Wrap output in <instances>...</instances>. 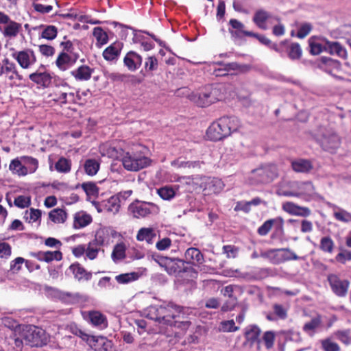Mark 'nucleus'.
Masks as SVG:
<instances>
[{
	"mask_svg": "<svg viewBox=\"0 0 351 351\" xmlns=\"http://www.w3.org/2000/svg\"><path fill=\"white\" fill-rule=\"evenodd\" d=\"M327 279L331 290L337 296L343 298L347 295L350 286L348 280H341L336 274H329Z\"/></svg>",
	"mask_w": 351,
	"mask_h": 351,
	"instance_id": "obj_12",
	"label": "nucleus"
},
{
	"mask_svg": "<svg viewBox=\"0 0 351 351\" xmlns=\"http://www.w3.org/2000/svg\"><path fill=\"white\" fill-rule=\"evenodd\" d=\"M269 20H274L279 22L280 18L278 16H273L270 12L264 9H258L256 10L252 17L253 23L257 27L262 30L267 29V22Z\"/></svg>",
	"mask_w": 351,
	"mask_h": 351,
	"instance_id": "obj_14",
	"label": "nucleus"
},
{
	"mask_svg": "<svg viewBox=\"0 0 351 351\" xmlns=\"http://www.w3.org/2000/svg\"><path fill=\"white\" fill-rule=\"evenodd\" d=\"M252 69V65L247 64H240L235 62L234 71L231 74H244L250 72Z\"/></svg>",
	"mask_w": 351,
	"mask_h": 351,
	"instance_id": "obj_58",
	"label": "nucleus"
},
{
	"mask_svg": "<svg viewBox=\"0 0 351 351\" xmlns=\"http://www.w3.org/2000/svg\"><path fill=\"white\" fill-rule=\"evenodd\" d=\"M158 194L162 199L169 200L175 196L176 193L171 187L164 186L158 189Z\"/></svg>",
	"mask_w": 351,
	"mask_h": 351,
	"instance_id": "obj_49",
	"label": "nucleus"
},
{
	"mask_svg": "<svg viewBox=\"0 0 351 351\" xmlns=\"http://www.w3.org/2000/svg\"><path fill=\"white\" fill-rule=\"evenodd\" d=\"M291 167L295 172L307 171V160L304 159H296L291 161Z\"/></svg>",
	"mask_w": 351,
	"mask_h": 351,
	"instance_id": "obj_48",
	"label": "nucleus"
},
{
	"mask_svg": "<svg viewBox=\"0 0 351 351\" xmlns=\"http://www.w3.org/2000/svg\"><path fill=\"white\" fill-rule=\"evenodd\" d=\"M223 97V92L220 86H208L198 95L193 96V101L199 107L204 108L209 106Z\"/></svg>",
	"mask_w": 351,
	"mask_h": 351,
	"instance_id": "obj_5",
	"label": "nucleus"
},
{
	"mask_svg": "<svg viewBox=\"0 0 351 351\" xmlns=\"http://www.w3.org/2000/svg\"><path fill=\"white\" fill-rule=\"evenodd\" d=\"M60 47H62V51L61 52H64L66 54H69V55L79 54L77 52L74 51L75 49H74L73 44L69 40L61 42Z\"/></svg>",
	"mask_w": 351,
	"mask_h": 351,
	"instance_id": "obj_61",
	"label": "nucleus"
},
{
	"mask_svg": "<svg viewBox=\"0 0 351 351\" xmlns=\"http://www.w3.org/2000/svg\"><path fill=\"white\" fill-rule=\"evenodd\" d=\"M55 169L59 173H67L71 169V160L62 156L56 162Z\"/></svg>",
	"mask_w": 351,
	"mask_h": 351,
	"instance_id": "obj_37",
	"label": "nucleus"
},
{
	"mask_svg": "<svg viewBox=\"0 0 351 351\" xmlns=\"http://www.w3.org/2000/svg\"><path fill=\"white\" fill-rule=\"evenodd\" d=\"M172 241L171 239L168 237H165L160 240H159L156 243V247L159 251H164L169 248L171 245Z\"/></svg>",
	"mask_w": 351,
	"mask_h": 351,
	"instance_id": "obj_63",
	"label": "nucleus"
},
{
	"mask_svg": "<svg viewBox=\"0 0 351 351\" xmlns=\"http://www.w3.org/2000/svg\"><path fill=\"white\" fill-rule=\"evenodd\" d=\"M324 49L330 55H337L343 59L348 57L346 49L337 41H326L324 45Z\"/></svg>",
	"mask_w": 351,
	"mask_h": 351,
	"instance_id": "obj_22",
	"label": "nucleus"
},
{
	"mask_svg": "<svg viewBox=\"0 0 351 351\" xmlns=\"http://www.w3.org/2000/svg\"><path fill=\"white\" fill-rule=\"evenodd\" d=\"M153 259L169 275L177 276L182 273L194 272V269L192 267H186V263L180 258L154 255Z\"/></svg>",
	"mask_w": 351,
	"mask_h": 351,
	"instance_id": "obj_3",
	"label": "nucleus"
},
{
	"mask_svg": "<svg viewBox=\"0 0 351 351\" xmlns=\"http://www.w3.org/2000/svg\"><path fill=\"white\" fill-rule=\"evenodd\" d=\"M62 253L60 250L45 252V262L46 263H50L54 260L60 261L62 259Z\"/></svg>",
	"mask_w": 351,
	"mask_h": 351,
	"instance_id": "obj_51",
	"label": "nucleus"
},
{
	"mask_svg": "<svg viewBox=\"0 0 351 351\" xmlns=\"http://www.w3.org/2000/svg\"><path fill=\"white\" fill-rule=\"evenodd\" d=\"M125 152L121 147H117L114 146H108L106 147V153L109 158L113 159H120L122 161V158L124 156Z\"/></svg>",
	"mask_w": 351,
	"mask_h": 351,
	"instance_id": "obj_41",
	"label": "nucleus"
},
{
	"mask_svg": "<svg viewBox=\"0 0 351 351\" xmlns=\"http://www.w3.org/2000/svg\"><path fill=\"white\" fill-rule=\"evenodd\" d=\"M334 247V242L330 237L322 238L320 241V248L326 252L331 253Z\"/></svg>",
	"mask_w": 351,
	"mask_h": 351,
	"instance_id": "obj_52",
	"label": "nucleus"
},
{
	"mask_svg": "<svg viewBox=\"0 0 351 351\" xmlns=\"http://www.w3.org/2000/svg\"><path fill=\"white\" fill-rule=\"evenodd\" d=\"M93 71V69L83 64L72 71L71 74L77 81H88L91 78Z\"/></svg>",
	"mask_w": 351,
	"mask_h": 351,
	"instance_id": "obj_24",
	"label": "nucleus"
},
{
	"mask_svg": "<svg viewBox=\"0 0 351 351\" xmlns=\"http://www.w3.org/2000/svg\"><path fill=\"white\" fill-rule=\"evenodd\" d=\"M88 318L93 326L99 328H105L108 326L106 317L99 311H90Z\"/></svg>",
	"mask_w": 351,
	"mask_h": 351,
	"instance_id": "obj_29",
	"label": "nucleus"
},
{
	"mask_svg": "<svg viewBox=\"0 0 351 351\" xmlns=\"http://www.w3.org/2000/svg\"><path fill=\"white\" fill-rule=\"evenodd\" d=\"M22 159L32 166L29 170L30 173H34L37 169L38 167V161L37 159L31 156H23ZM9 168L10 171L19 176H26L29 172L27 168L23 165L18 158L13 159L11 161Z\"/></svg>",
	"mask_w": 351,
	"mask_h": 351,
	"instance_id": "obj_11",
	"label": "nucleus"
},
{
	"mask_svg": "<svg viewBox=\"0 0 351 351\" xmlns=\"http://www.w3.org/2000/svg\"><path fill=\"white\" fill-rule=\"evenodd\" d=\"M261 257L267 259L270 263L278 265L282 263L280 249H271L260 253Z\"/></svg>",
	"mask_w": 351,
	"mask_h": 351,
	"instance_id": "obj_30",
	"label": "nucleus"
},
{
	"mask_svg": "<svg viewBox=\"0 0 351 351\" xmlns=\"http://www.w3.org/2000/svg\"><path fill=\"white\" fill-rule=\"evenodd\" d=\"M154 315H151V318L159 323L172 326L173 319L180 317V315L183 311V307L169 303L166 306H160L153 308Z\"/></svg>",
	"mask_w": 351,
	"mask_h": 351,
	"instance_id": "obj_4",
	"label": "nucleus"
},
{
	"mask_svg": "<svg viewBox=\"0 0 351 351\" xmlns=\"http://www.w3.org/2000/svg\"><path fill=\"white\" fill-rule=\"evenodd\" d=\"M0 30L5 38L12 39L16 38L22 31V25L0 11Z\"/></svg>",
	"mask_w": 351,
	"mask_h": 351,
	"instance_id": "obj_9",
	"label": "nucleus"
},
{
	"mask_svg": "<svg viewBox=\"0 0 351 351\" xmlns=\"http://www.w3.org/2000/svg\"><path fill=\"white\" fill-rule=\"evenodd\" d=\"M228 24L230 25L228 32L232 38L241 40L245 36L250 37L252 32L246 30L245 25L240 21L231 19Z\"/></svg>",
	"mask_w": 351,
	"mask_h": 351,
	"instance_id": "obj_16",
	"label": "nucleus"
},
{
	"mask_svg": "<svg viewBox=\"0 0 351 351\" xmlns=\"http://www.w3.org/2000/svg\"><path fill=\"white\" fill-rule=\"evenodd\" d=\"M126 247L123 243H119L114 245L112 252V258L114 261L123 260L125 258Z\"/></svg>",
	"mask_w": 351,
	"mask_h": 351,
	"instance_id": "obj_39",
	"label": "nucleus"
},
{
	"mask_svg": "<svg viewBox=\"0 0 351 351\" xmlns=\"http://www.w3.org/2000/svg\"><path fill=\"white\" fill-rule=\"evenodd\" d=\"M158 210L159 208L156 204L138 200L131 203L128 207V212L134 218L137 219L146 217L151 214L157 213Z\"/></svg>",
	"mask_w": 351,
	"mask_h": 351,
	"instance_id": "obj_10",
	"label": "nucleus"
},
{
	"mask_svg": "<svg viewBox=\"0 0 351 351\" xmlns=\"http://www.w3.org/2000/svg\"><path fill=\"white\" fill-rule=\"evenodd\" d=\"M29 78L31 81L43 88L49 87L51 84L52 80L51 74L46 71H36L34 73H31L29 75Z\"/></svg>",
	"mask_w": 351,
	"mask_h": 351,
	"instance_id": "obj_23",
	"label": "nucleus"
},
{
	"mask_svg": "<svg viewBox=\"0 0 351 351\" xmlns=\"http://www.w3.org/2000/svg\"><path fill=\"white\" fill-rule=\"evenodd\" d=\"M215 65L217 66L215 67L213 70V74L218 77V76H226L228 75V71L225 66V62H217L214 63Z\"/></svg>",
	"mask_w": 351,
	"mask_h": 351,
	"instance_id": "obj_57",
	"label": "nucleus"
},
{
	"mask_svg": "<svg viewBox=\"0 0 351 351\" xmlns=\"http://www.w3.org/2000/svg\"><path fill=\"white\" fill-rule=\"evenodd\" d=\"M93 221L92 217L84 211L77 212L73 216V227L81 229L88 226Z\"/></svg>",
	"mask_w": 351,
	"mask_h": 351,
	"instance_id": "obj_25",
	"label": "nucleus"
},
{
	"mask_svg": "<svg viewBox=\"0 0 351 351\" xmlns=\"http://www.w3.org/2000/svg\"><path fill=\"white\" fill-rule=\"evenodd\" d=\"M241 121L234 116H223L213 121L206 132L207 138L211 141H220L237 132L241 128Z\"/></svg>",
	"mask_w": 351,
	"mask_h": 351,
	"instance_id": "obj_1",
	"label": "nucleus"
},
{
	"mask_svg": "<svg viewBox=\"0 0 351 351\" xmlns=\"http://www.w3.org/2000/svg\"><path fill=\"white\" fill-rule=\"evenodd\" d=\"M13 57L17 61L20 66L24 69H29L37 61L35 53L31 49L17 51L13 55Z\"/></svg>",
	"mask_w": 351,
	"mask_h": 351,
	"instance_id": "obj_15",
	"label": "nucleus"
},
{
	"mask_svg": "<svg viewBox=\"0 0 351 351\" xmlns=\"http://www.w3.org/2000/svg\"><path fill=\"white\" fill-rule=\"evenodd\" d=\"M322 348L324 351H340L339 345L332 342L329 338L322 341Z\"/></svg>",
	"mask_w": 351,
	"mask_h": 351,
	"instance_id": "obj_54",
	"label": "nucleus"
},
{
	"mask_svg": "<svg viewBox=\"0 0 351 351\" xmlns=\"http://www.w3.org/2000/svg\"><path fill=\"white\" fill-rule=\"evenodd\" d=\"M272 309L277 319H285L287 317L289 307L287 305L275 303L272 306Z\"/></svg>",
	"mask_w": 351,
	"mask_h": 351,
	"instance_id": "obj_40",
	"label": "nucleus"
},
{
	"mask_svg": "<svg viewBox=\"0 0 351 351\" xmlns=\"http://www.w3.org/2000/svg\"><path fill=\"white\" fill-rule=\"evenodd\" d=\"M280 253L282 263L291 260H297L298 258L293 252L287 248L280 249Z\"/></svg>",
	"mask_w": 351,
	"mask_h": 351,
	"instance_id": "obj_59",
	"label": "nucleus"
},
{
	"mask_svg": "<svg viewBox=\"0 0 351 351\" xmlns=\"http://www.w3.org/2000/svg\"><path fill=\"white\" fill-rule=\"evenodd\" d=\"M122 43L114 42L103 51V57L106 60L112 61L117 59L120 55Z\"/></svg>",
	"mask_w": 351,
	"mask_h": 351,
	"instance_id": "obj_26",
	"label": "nucleus"
},
{
	"mask_svg": "<svg viewBox=\"0 0 351 351\" xmlns=\"http://www.w3.org/2000/svg\"><path fill=\"white\" fill-rule=\"evenodd\" d=\"M69 271L73 274L74 278L79 282L88 281L92 278V273L88 271L81 264L75 262L69 267Z\"/></svg>",
	"mask_w": 351,
	"mask_h": 351,
	"instance_id": "obj_20",
	"label": "nucleus"
},
{
	"mask_svg": "<svg viewBox=\"0 0 351 351\" xmlns=\"http://www.w3.org/2000/svg\"><path fill=\"white\" fill-rule=\"evenodd\" d=\"M223 251L228 258H235L239 252V248L232 245H223Z\"/></svg>",
	"mask_w": 351,
	"mask_h": 351,
	"instance_id": "obj_64",
	"label": "nucleus"
},
{
	"mask_svg": "<svg viewBox=\"0 0 351 351\" xmlns=\"http://www.w3.org/2000/svg\"><path fill=\"white\" fill-rule=\"evenodd\" d=\"M23 338L25 344L32 348H43L50 341L51 335L41 327L33 324L16 326V335Z\"/></svg>",
	"mask_w": 351,
	"mask_h": 351,
	"instance_id": "obj_2",
	"label": "nucleus"
},
{
	"mask_svg": "<svg viewBox=\"0 0 351 351\" xmlns=\"http://www.w3.org/2000/svg\"><path fill=\"white\" fill-rule=\"evenodd\" d=\"M93 35L97 40V46H102L108 41L107 33L101 27H96L93 29Z\"/></svg>",
	"mask_w": 351,
	"mask_h": 351,
	"instance_id": "obj_38",
	"label": "nucleus"
},
{
	"mask_svg": "<svg viewBox=\"0 0 351 351\" xmlns=\"http://www.w3.org/2000/svg\"><path fill=\"white\" fill-rule=\"evenodd\" d=\"M340 252L336 255L335 260L337 263L346 264L347 261H351V251L343 247H339Z\"/></svg>",
	"mask_w": 351,
	"mask_h": 351,
	"instance_id": "obj_45",
	"label": "nucleus"
},
{
	"mask_svg": "<svg viewBox=\"0 0 351 351\" xmlns=\"http://www.w3.org/2000/svg\"><path fill=\"white\" fill-rule=\"evenodd\" d=\"M49 218L53 223H64L67 218V213L61 208H54L49 213Z\"/></svg>",
	"mask_w": 351,
	"mask_h": 351,
	"instance_id": "obj_34",
	"label": "nucleus"
},
{
	"mask_svg": "<svg viewBox=\"0 0 351 351\" xmlns=\"http://www.w3.org/2000/svg\"><path fill=\"white\" fill-rule=\"evenodd\" d=\"M99 162L96 159H87L84 164L85 173L90 176H95L99 171Z\"/></svg>",
	"mask_w": 351,
	"mask_h": 351,
	"instance_id": "obj_35",
	"label": "nucleus"
},
{
	"mask_svg": "<svg viewBox=\"0 0 351 351\" xmlns=\"http://www.w3.org/2000/svg\"><path fill=\"white\" fill-rule=\"evenodd\" d=\"M32 6L35 12L42 14H45L51 12L53 10V6L50 5H43L38 3H33Z\"/></svg>",
	"mask_w": 351,
	"mask_h": 351,
	"instance_id": "obj_60",
	"label": "nucleus"
},
{
	"mask_svg": "<svg viewBox=\"0 0 351 351\" xmlns=\"http://www.w3.org/2000/svg\"><path fill=\"white\" fill-rule=\"evenodd\" d=\"M252 174L255 183L268 184L278 176V170L276 165L268 164L253 170Z\"/></svg>",
	"mask_w": 351,
	"mask_h": 351,
	"instance_id": "obj_8",
	"label": "nucleus"
},
{
	"mask_svg": "<svg viewBox=\"0 0 351 351\" xmlns=\"http://www.w3.org/2000/svg\"><path fill=\"white\" fill-rule=\"evenodd\" d=\"M88 345L94 351H114L112 342L102 336L92 335Z\"/></svg>",
	"mask_w": 351,
	"mask_h": 351,
	"instance_id": "obj_17",
	"label": "nucleus"
},
{
	"mask_svg": "<svg viewBox=\"0 0 351 351\" xmlns=\"http://www.w3.org/2000/svg\"><path fill=\"white\" fill-rule=\"evenodd\" d=\"M120 207V199L117 196L110 197L104 204L105 210L113 214L117 213Z\"/></svg>",
	"mask_w": 351,
	"mask_h": 351,
	"instance_id": "obj_36",
	"label": "nucleus"
},
{
	"mask_svg": "<svg viewBox=\"0 0 351 351\" xmlns=\"http://www.w3.org/2000/svg\"><path fill=\"white\" fill-rule=\"evenodd\" d=\"M139 275L136 272L125 273L115 276V280L119 284H128L136 280Z\"/></svg>",
	"mask_w": 351,
	"mask_h": 351,
	"instance_id": "obj_42",
	"label": "nucleus"
},
{
	"mask_svg": "<svg viewBox=\"0 0 351 351\" xmlns=\"http://www.w3.org/2000/svg\"><path fill=\"white\" fill-rule=\"evenodd\" d=\"M185 258L187 263L193 265L202 264L204 262V256L200 250L197 248L190 247L185 252Z\"/></svg>",
	"mask_w": 351,
	"mask_h": 351,
	"instance_id": "obj_28",
	"label": "nucleus"
},
{
	"mask_svg": "<svg viewBox=\"0 0 351 351\" xmlns=\"http://www.w3.org/2000/svg\"><path fill=\"white\" fill-rule=\"evenodd\" d=\"M142 61L141 56L133 51L128 52L123 58L125 66L131 71L137 70L141 66Z\"/></svg>",
	"mask_w": 351,
	"mask_h": 351,
	"instance_id": "obj_21",
	"label": "nucleus"
},
{
	"mask_svg": "<svg viewBox=\"0 0 351 351\" xmlns=\"http://www.w3.org/2000/svg\"><path fill=\"white\" fill-rule=\"evenodd\" d=\"M158 62L154 56H148L145 61V70L146 72H152L157 70Z\"/></svg>",
	"mask_w": 351,
	"mask_h": 351,
	"instance_id": "obj_47",
	"label": "nucleus"
},
{
	"mask_svg": "<svg viewBox=\"0 0 351 351\" xmlns=\"http://www.w3.org/2000/svg\"><path fill=\"white\" fill-rule=\"evenodd\" d=\"M40 28H43V31L40 34V37L48 40H53L57 37L58 28L55 25H40Z\"/></svg>",
	"mask_w": 351,
	"mask_h": 351,
	"instance_id": "obj_33",
	"label": "nucleus"
},
{
	"mask_svg": "<svg viewBox=\"0 0 351 351\" xmlns=\"http://www.w3.org/2000/svg\"><path fill=\"white\" fill-rule=\"evenodd\" d=\"M317 66L331 73L334 70H339L341 66V62L330 57L322 56L317 60Z\"/></svg>",
	"mask_w": 351,
	"mask_h": 351,
	"instance_id": "obj_19",
	"label": "nucleus"
},
{
	"mask_svg": "<svg viewBox=\"0 0 351 351\" xmlns=\"http://www.w3.org/2000/svg\"><path fill=\"white\" fill-rule=\"evenodd\" d=\"M278 219H270L265 221L262 226H261L258 230L257 233L261 236L267 235L272 228V226L276 223Z\"/></svg>",
	"mask_w": 351,
	"mask_h": 351,
	"instance_id": "obj_46",
	"label": "nucleus"
},
{
	"mask_svg": "<svg viewBox=\"0 0 351 351\" xmlns=\"http://www.w3.org/2000/svg\"><path fill=\"white\" fill-rule=\"evenodd\" d=\"M276 339V334L274 331H266L263 333L261 341L265 344L267 349H271L274 347Z\"/></svg>",
	"mask_w": 351,
	"mask_h": 351,
	"instance_id": "obj_44",
	"label": "nucleus"
},
{
	"mask_svg": "<svg viewBox=\"0 0 351 351\" xmlns=\"http://www.w3.org/2000/svg\"><path fill=\"white\" fill-rule=\"evenodd\" d=\"M312 138L321 146L323 150L334 154L340 147L341 141L335 132L325 130L321 135H312Z\"/></svg>",
	"mask_w": 351,
	"mask_h": 351,
	"instance_id": "obj_6",
	"label": "nucleus"
},
{
	"mask_svg": "<svg viewBox=\"0 0 351 351\" xmlns=\"http://www.w3.org/2000/svg\"><path fill=\"white\" fill-rule=\"evenodd\" d=\"M261 330L257 325L251 324L247 326L244 331L245 341L243 343V346L245 348H252L256 343L259 347L261 343Z\"/></svg>",
	"mask_w": 351,
	"mask_h": 351,
	"instance_id": "obj_13",
	"label": "nucleus"
},
{
	"mask_svg": "<svg viewBox=\"0 0 351 351\" xmlns=\"http://www.w3.org/2000/svg\"><path fill=\"white\" fill-rule=\"evenodd\" d=\"M308 46L310 47V53L313 55H317L324 51V45L313 40V37L308 40Z\"/></svg>",
	"mask_w": 351,
	"mask_h": 351,
	"instance_id": "obj_53",
	"label": "nucleus"
},
{
	"mask_svg": "<svg viewBox=\"0 0 351 351\" xmlns=\"http://www.w3.org/2000/svg\"><path fill=\"white\" fill-rule=\"evenodd\" d=\"M150 159L141 154L125 153L122 158V165L123 167L130 171H138L150 165Z\"/></svg>",
	"mask_w": 351,
	"mask_h": 351,
	"instance_id": "obj_7",
	"label": "nucleus"
},
{
	"mask_svg": "<svg viewBox=\"0 0 351 351\" xmlns=\"http://www.w3.org/2000/svg\"><path fill=\"white\" fill-rule=\"evenodd\" d=\"M106 241V233L103 230H99L96 232L95 239L90 242L95 244L100 248L104 245Z\"/></svg>",
	"mask_w": 351,
	"mask_h": 351,
	"instance_id": "obj_56",
	"label": "nucleus"
},
{
	"mask_svg": "<svg viewBox=\"0 0 351 351\" xmlns=\"http://www.w3.org/2000/svg\"><path fill=\"white\" fill-rule=\"evenodd\" d=\"M334 216L337 220L342 222L348 223L351 221V213L344 210H341L339 212H335L334 213Z\"/></svg>",
	"mask_w": 351,
	"mask_h": 351,
	"instance_id": "obj_62",
	"label": "nucleus"
},
{
	"mask_svg": "<svg viewBox=\"0 0 351 351\" xmlns=\"http://www.w3.org/2000/svg\"><path fill=\"white\" fill-rule=\"evenodd\" d=\"M156 233L152 228H142L137 233L136 239L139 241H145L147 243L152 244Z\"/></svg>",
	"mask_w": 351,
	"mask_h": 351,
	"instance_id": "obj_32",
	"label": "nucleus"
},
{
	"mask_svg": "<svg viewBox=\"0 0 351 351\" xmlns=\"http://www.w3.org/2000/svg\"><path fill=\"white\" fill-rule=\"evenodd\" d=\"M14 204L20 208H27L31 204V197L29 196L19 195L14 199Z\"/></svg>",
	"mask_w": 351,
	"mask_h": 351,
	"instance_id": "obj_50",
	"label": "nucleus"
},
{
	"mask_svg": "<svg viewBox=\"0 0 351 351\" xmlns=\"http://www.w3.org/2000/svg\"><path fill=\"white\" fill-rule=\"evenodd\" d=\"M39 52L45 57L49 58L52 57L55 53V48L49 45H38Z\"/></svg>",
	"mask_w": 351,
	"mask_h": 351,
	"instance_id": "obj_55",
	"label": "nucleus"
},
{
	"mask_svg": "<svg viewBox=\"0 0 351 351\" xmlns=\"http://www.w3.org/2000/svg\"><path fill=\"white\" fill-rule=\"evenodd\" d=\"M100 250L101 248L99 247L90 241L87 247H86V256L89 260H95L97 257Z\"/></svg>",
	"mask_w": 351,
	"mask_h": 351,
	"instance_id": "obj_43",
	"label": "nucleus"
},
{
	"mask_svg": "<svg viewBox=\"0 0 351 351\" xmlns=\"http://www.w3.org/2000/svg\"><path fill=\"white\" fill-rule=\"evenodd\" d=\"M80 58L79 54L69 55L64 52H60L56 60V65L61 71H65L75 64Z\"/></svg>",
	"mask_w": 351,
	"mask_h": 351,
	"instance_id": "obj_18",
	"label": "nucleus"
},
{
	"mask_svg": "<svg viewBox=\"0 0 351 351\" xmlns=\"http://www.w3.org/2000/svg\"><path fill=\"white\" fill-rule=\"evenodd\" d=\"M3 64L0 68V71H2V75L3 73H8L9 72H14L15 73L16 79L21 82L24 80V77L23 75H21L17 68L16 64L10 62L8 59H5L3 60Z\"/></svg>",
	"mask_w": 351,
	"mask_h": 351,
	"instance_id": "obj_31",
	"label": "nucleus"
},
{
	"mask_svg": "<svg viewBox=\"0 0 351 351\" xmlns=\"http://www.w3.org/2000/svg\"><path fill=\"white\" fill-rule=\"evenodd\" d=\"M287 56L292 60H299L302 55V49L298 43H289L285 42L284 56Z\"/></svg>",
	"mask_w": 351,
	"mask_h": 351,
	"instance_id": "obj_27",
	"label": "nucleus"
}]
</instances>
